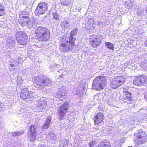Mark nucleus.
<instances>
[{"instance_id":"f257e3e1","label":"nucleus","mask_w":147,"mask_h":147,"mask_svg":"<svg viewBox=\"0 0 147 147\" xmlns=\"http://www.w3.org/2000/svg\"><path fill=\"white\" fill-rule=\"evenodd\" d=\"M36 36L38 37L40 40L45 41L48 40L50 38V32L47 28L42 27L37 28L35 31Z\"/></svg>"},{"instance_id":"f03ea898","label":"nucleus","mask_w":147,"mask_h":147,"mask_svg":"<svg viewBox=\"0 0 147 147\" xmlns=\"http://www.w3.org/2000/svg\"><path fill=\"white\" fill-rule=\"evenodd\" d=\"M107 84L106 77L101 76L97 77L93 81L92 85L93 88L100 90L104 88Z\"/></svg>"},{"instance_id":"7ed1b4c3","label":"nucleus","mask_w":147,"mask_h":147,"mask_svg":"<svg viewBox=\"0 0 147 147\" xmlns=\"http://www.w3.org/2000/svg\"><path fill=\"white\" fill-rule=\"evenodd\" d=\"M34 81L37 85L42 86H48L51 82V80L49 78L44 76L35 77Z\"/></svg>"},{"instance_id":"20e7f679","label":"nucleus","mask_w":147,"mask_h":147,"mask_svg":"<svg viewBox=\"0 0 147 147\" xmlns=\"http://www.w3.org/2000/svg\"><path fill=\"white\" fill-rule=\"evenodd\" d=\"M48 7L47 3H40L35 11V15L38 16L45 13L47 11Z\"/></svg>"},{"instance_id":"39448f33","label":"nucleus","mask_w":147,"mask_h":147,"mask_svg":"<svg viewBox=\"0 0 147 147\" xmlns=\"http://www.w3.org/2000/svg\"><path fill=\"white\" fill-rule=\"evenodd\" d=\"M134 89V88H132L131 87L127 86L125 87L123 89V92L125 93H128L126 94V96L124 98L125 102L129 104L131 103L132 100L131 95L133 94L132 90Z\"/></svg>"},{"instance_id":"423d86ee","label":"nucleus","mask_w":147,"mask_h":147,"mask_svg":"<svg viewBox=\"0 0 147 147\" xmlns=\"http://www.w3.org/2000/svg\"><path fill=\"white\" fill-rule=\"evenodd\" d=\"M125 82V79L123 77H117L112 80L110 83V86L111 88H115L121 85Z\"/></svg>"},{"instance_id":"0eeeda50","label":"nucleus","mask_w":147,"mask_h":147,"mask_svg":"<svg viewBox=\"0 0 147 147\" xmlns=\"http://www.w3.org/2000/svg\"><path fill=\"white\" fill-rule=\"evenodd\" d=\"M63 38L65 40L66 44L65 43L61 44L59 47L60 49L64 52L70 51L73 49L72 47L73 46L72 45L71 42L69 40L68 41H66V39H67V38L66 37H64Z\"/></svg>"},{"instance_id":"6e6552de","label":"nucleus","mask_w":147,"mask_h":147,"mask_svg":"<svg viewBox=\"0 0 147 147\" xmlns=\"http://www.w3.org/2000/svg\"><path fill=\"white\" fill-rule=\"evenodd\" d=\"M69 104L67 102L64 103L58 109V117L61 120L65 118V114L68 108Z\"/></svg>"},{"instance_id":"1a4fd4ad","label":"nucleus","mask_w":147,"mask_h":147,"mask_svg":"<svg viewBox=\"0 0 147 147\" xmlns=\"http://www.w3.org/2000/svg\"><path fill=\"white\" fill-rule=\"evenodd\" d=\"M31 92L28 91L27 88H25L21 90V93L20 95L21 98L24 100L28 99L29 102L31 101L33 98V96Z\"/></svg>"},{"instance_id":"9d476101","label":"nucleus","mask_w":147,"mask_h":147,"mask_svg":"<svg viewBox=\"0 0 147 147\" xmlns=\"http://www.w3.org/2000/svg\"><path fill=\"white\" fill-rule=\"evenodd\" d=\"M16 37L18 43L20 45H24L26 44L25 34L23 32L19 31L16 34Z\"/></svg>"},{"instance_id":"9b49d317","label":"nucleus","mask_w":147,"mask_h":147,"mask_svg":"<svg viewBox=\"0 0 147 147\" xmlns=\"http://www.w3.org/2000/svg\"><path fill=\"white\" fill-rule=\"evenodd\" d=\"M29 129L27 136L30 138V141L33 142L35 139L37 134L36 128L35 127L34 125H32L30 126Z\"/></svg>"},{"instance_id":"f8f14e48","label":"nucleus","mask_w":147,"mask_h":147,"mask_svg":"<svg viewBox=\"0 0 147 147\" xmlns=\"http://www.w3.org/2000/svg\"><path fill=\"white\" fill-rule=\"evenodd\" d=\"M90 44L93 47H96L100 44L101 41L99 37L97 35H92L90 38Z\"/></svg>"},{"instance_id":"ddd939ff","label":"nucleus","mask_w":147,"mask_h":147,"mask_svg":"<svg viewBox=\"0 0 147 147\" xmlns=\"http://www.w3.org/2000/svg\"><path fill=\"white\" fill-rule=\"evenodd\" d=\"M78 29L77 28L74 29L70 33V36L69 37L67 38V39H66V41H68L69 40V42H71L72 46H74V42L76 39L74 36L78 32Z\"/></svg>"},{"instance_id":"4468645a","label":"nucleus","mask_w":147,"mask_h":147,"mask_svg":"<svg viewBox=\"0 0 147 147\" xmlns=\"http://www.w3.org/2000/svg\"><path fill=\"white\" fill-rule=\"evenodd\" d=\"M36 104V107L37 108L41 110L40 111H42L46 108L47 106V102L46 101L41 99L37 101Z\"/></svg>"},{"instance_id":"2eb2a0df","label":"nucleus","mask_w":147,"mask_h":147,"mask_svg":"<svg viewBox=\"0 0 147 147\" xmlns=\"http://www.w3.org/2000/svg\"><path fill=\"white\" fill-rule=\"evenodd\" d=\"M104 116L102 113H98L95 116L94 119L95 124L99 125L103 122Z\"/></svg>"},{"instance_id":"dca6fc26","label":"nucleus","mask_w":147,"mask_h":147,"mask_svg":"<svg viewBox=\"0 0 147 147\" xmlns=\"http://www.w3.org/2000/svg\"><path fill=\"white\" fill-rule=\"evenodd\" d=\"M142 136L140 137L137 139L136 142L138 144H143L146 141L147 139V135L145 132H143Z\"/></svg>"},{"instance_id":"f3484780","label":"nucleus","mask_w":147,"mask_h":147,"mask_svg":"<svg viewBox=\"0 0 147 147\" xmlns=\"http://www.w3.org/2000/svg\"><path fill=\"white\" fill-rule=\"evenodd\" d=\"M47 140L49 142H52L51 143H53V141H55V139L56 138V136L55 135L52 131H50L49 133L46 134Z\"/></svg>"},{"instance_id":"a211bd4d","label":"nucleus","mask_w":147,"mask_h":147,"mask_svg":"<svg viewBox=\"0 0 147 147\" xmlns=\"http://www.w3.org/2000/svg\"><path fill=\"white\" fill-rule=\"evenodd\" d=\"M51 119L52 117H51L48 116L47 117L45 123L42 127V130L47 129L49 127Z\"/></svg>"},{"instance_id":"6ab92c4d","label":"nucleus","mask_w":147,"mask_h":147,"mask_svg":"<svg viewBox=\"0 0 147 147\" xmlns=\"http://www.w3.org/2000/svg\"><path fill=\"white\" fill-rule=\"evenodd\" d=\"M67 91L63 89L62 88L60 89V91L59 92L58 95L59 99L60 100H63L65 99L64 96L67 94Z\"/></svg>"},{"instance_id":"aec40b11","label":"nucleus","mask_w":147,"mask_h":147,"mask_svg":"<svg viewBox=\"0 0 147 147\" xmlns=\"http://www.w3.org/2000/svg\"><path fill=\"white\" fill-rule=\"evenodd\" d=\"M94 20L93 18H88L86 27V26H87V28H89L90 27L94 28Z\"/></svg>"},{"instance_id":"412c9836","label":"nucleus","mask_w":147,"mask_h":147,"mask_svg":"<svg viewBox=\"0 0 147 147\" xmlns=\"http://www.w3.org/2000/svg\"><path fill=\"white\" fill-rule=\"evenodd\" d=\"M141 76L136 78L134 79L133 83L134 84L137 85H141L142 84Z\"/></svg>"},{"instance_id":"4be33fe9","label":"nucleus","mask_w":147,"mask_h":147,"mask_svg":"<svg viewBox=\"0 0 147 147\" xmlns=\"http://www.w3.org/2000/svg\"><path fill=\"white\" fill-rule=\"evenodd\" d=\"M25 18L20 17L19 22L22 26H26L27 24V20Z\"/></svg>"},{"instance_id":"5701e85b","label":"nucleus","mask_w":147,"mask_h":147,"mask_svg":"<svg viewBox=\"0 0 147 147\" xmlns=\"http://www.w3.org/2000/svg\"><path fill=\"white\" fill-rule=\"evenodd\" d=\"M110 143L108 141H103L100 142L97 147H110Z\"/></svg>"},{"instance_id":"b1692460","label":"nucleus","mask_w":147,"mask_h":147,"mask_svg":"<svg viewBox=\"0 0 147 147\" xmlns=\"http://www.w3.org/2000/svg\"><path fill=\"white\" fill-rule=\"evenodd\" d=\"M61 25L62 28L64 30L67 29L69 26V23L67 21L61 22Z\"/></svg>"},{"instance_id":"393cba45","label":"nucleus","mask_w":147,"mask_h":147,"mask_svg":"<svg viewBox=\"0 0 147 147\" xmlns=\"http://www.w3.org/2000/svg\"><path fill=\"white\" fill-rule=\"evenodd\" d=\"M28 13L27 11H22L20 14V17L25 18V19H28L29 17Z\"/></svg>"},{"instance_id":"a878e982","label":"nucleus","mask_w":147,"mask_h":147,"mask_svg":"<svg viewBox=\"0 0 147 147\" xmlns=\"http://www.w3.org/2000/svg\"><path fill=\"white\" fill-rule=\"evenodd\" d=\"M36 25V23L34 21H30L29 20H27V24L26 26H27L29 28L35 27Z\"/></svg>"},{"instance_id":"bb28decb","label":"nucleus","mask_w":147,"mask_h":147,"mask_svg":"<svg viewBox=\"0 0 147 147\" xmlns=\"http://www.w3.org/2000/svg\"><path fill=\"white\" fill-rule=\"evenodd\" d=\"M6 41L7 43L9 44L10 46L12 47L15 46V40H14V38H10L9 39H8Z\"/></svg>"},{"instance_id":"cd10ccee","label":"nucleus","mask_w":147,"mask_h":147,"mask_svg":"<svg viewBox=\"0 0 147 147\" xmlns=\"http://www.w3.org/2000/svg\"><path fill=\"white\" fill-rule=\"evenodd\" d=\"M12 133L13 137L14 138H16L22 135L24 133V132L23 131H20L12 132Z\"/></svg>"},{"instance_id":"c85d7f7f","label":"nucleus","mask_w":147,"mask_h":147,"mask_svg":"<svg viewBox=\"0 0 147 147\" xmlns=\"http://www.w3.org/2000/svg\"><path fill=\"white\" fill-rule=\"evenodd\" d=\"M105 45L109 49L113 50L114 49V45L111 43L109 42H105Z\"/></svg>"},{"instance_id":"c756f323","label":"nucleus","mask_w":147,"mask_h":147,"mask_svg":"<svg viewBox=\"0 0 147 147\" xmlns=\"http://www.w3.org/2000/svg\"><path fill=\"white\" fill-rule=\"evenodd\" d=\"M140 65L143 69H147V60H145L144 62H142L140 63Z\"/></svg>"},{"instance_id":"7c9ffc66","label":"nucleus","mask_w":147,"mask_h":147,"mask_svg":"<svg viewBox=\"0 0 147 147\" xmlns=\"http://www.w3.org/2000/svg\"><path fill=\"white\" fill-rule=\"evenodd\" d=\"M145 132L144 131L140 130L138 131V132L134 134V136L137 137V138L142 136L143 134L142 133Z\"/></svg>"},{"instance_id":"2f4dec72","label":"nucleus","mask_w":147,"mask_h":147,"mask_svg":"<svg viewBox=\"0 0 147 147\" xmlns=\"http://www.w3.org/2000/svg\"><path fill=\"white\" fill-rule=\"evenodd\" d=\"M70 3V2L69 0H63L61 1L62 5H69Z\"/></svg>"},{"instance_id":"473e14b6","label":"nucleus","mask_w":147,"mask_h":147,"mask_svg":"<svg viewBox=\"0 0 147 147\" xmlns=\"http://www.w3.org/2000/svg\"><path fill=\"white\" fill-rule=\"evenodd\" d=\"M5 9L2 6L0 5V16H2L5 14Z\"/></svg>"},{"instance_id":"72a5a7b5","label":"nucleus","mask_w":147,"mask_h":147,"mask_svg":"<svg viewBox=\"0 0 147 147\" xmlns=\"http://www.w3.org/2000/svg\"><path fill=\"white\" fill-rule=\"evenodd\" d=\"M142 83L147 84V77L141 76Z\"/></svg>"},{"instance_id":"f704fd0d","label":"nucleus","mask_w":147,"mask_h":147,"mask_svg":"<svg viewBox=\"0 0 147 147\" xmlns=\"http://www.w3.org/2000/svg\"><path fill=\"white\" fill-rule=\"evenodd\" d=\"M62 142L63 144L62 146L63 147H65L68 143L69 141L67 140H62Z\"/></svg>"},{"instance_id":"c9c22d12","label":"nucleus","mask_w":147,"mask_h":147,"mask_svg":"<svg viewBox=\"0 0 147 147\" xmlns=\"http://www.w3.org/2000/svg\"><path fill=\"white\" fill-rule=\"evenodd\" d=\"M53 18L56 20H57L59 18V16L56 13H54L53 14Z\"/></svg>"},{"instance_id":"e433bc0d","label":"nucleus","mask_w":147,"mask_h":147,"mask_svg":"<svg viewBox=\"0 0 147 147\" xmlns=\"http://www.w3.org/2000/svg\"><path fill=\"white\" fill-rule=\"evenodd\" d=\"M102 22L100 21H98L97 22V25L98 26H100L101 25V24H102Z\"/></svg>"},{"instance_id":"4c0bfd02","label":"nucleus","mask_w":147,"mask_h":147,"mask_svg":"<svg viewBox=\"0 0 147 147\" xmlns=\"http://www.w3.org/2000/svg\"><path fill=\"white\" fill-rule=\"evenodd\" d=\"M65 76V75L64 74H62L61 75L59 76V77L62 78L63 77H64Z\"/></svg>"},{"instance_id":"58836bf2","label":"nucleus","mask_w":147,"mask_h":147,"mask_svg":"<svg viewBox=\"0 0 147 147\" xmlns=\"http://www.w3.org/2000/svg\"><path fill=\"white\" fill-rule=\"evenodd\" d=\"M39 147H46L45 145L44 144H41Z\"/></svg>"},{"instance_id":"ea45409f","label":"nucleus","mask_w":147,"mask_h":147,"mask_svg":"<svg viewBox=\"0 0 147 147\" xmlns=\"http://www.w3.org/2000/svg\"><path fill=\"white\" fill-rule=\"evenodd\" d=\"M145 45L146 46V47H147V40L145 42Z\"/></svg>"},{"instance_id":"a19ab883","label":"nucleus","mask_w":147,"mask_h":147,"mask_svg":"<svg viewBox=\"0 0 147 147\" xmlns=\"http://www.w3.org/2000/svg\"><path fill=\"white\" fill-rule=\"evenodd\" d=\"M10 66L11 67H13L14 66V65L13 64H10Z\"/></svg>"},{"instance_id":"79ce46f5","label":"nucleus","mask_w":147,"mask_h":147,"mask_svg":"<svg viewBox=\"0 0 147 147\" xmlns=\"http://www.w3.org/2000/svg\"><path fill=\"white\" fill-rule=\"evenodd\" d=\"M146 12H147V9H146Z\"/></svg>"}]
</instances>
